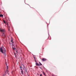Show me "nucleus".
Here are the masks:
<instances>
[{
    "mask_svg": "<svg viewBox=\"0 0 76 76\" xmlns=\"http://www.w3.org/2000/svg\"><path fill=\"white\" fill-rule=\"evenodd\" d=\"M12 46H14V45H14V44H12Z\"/></svg>",
    "mask_w": 76,
    "mask_h": 76,
    "instance_id": "nucleus-22",
    "label": "nucleus"
},
{
    "mask_svg": "<svg viewBox=\"0 0 76 76\" xmlns=\"http://www.w3.org/2000/svg\"><path fill=\"white\" fill-rule=\"evenodd\" d=\"M10 27H8V30L9 31H10Z\"/></svg>",
    "mask_w": 76,
    "mask_h": 76,
    "instance_id": "nucleus-10",
    "label": "nucleus"
},
{
    "mask_svg": "<svg viewBox=\"0 0 76 76\" xmlns=\"http://www.w3.org/2000/svg\"><path fill=\"white\" fill-rule=\"evenodd\" d=\"M15 57H16V56H15Z\"/></svg>",
    "mask_w": 76,
    "mask_h": 76,
    "instance_id": "nucleus-37",
    "label": "nucleus"
},
{
    "mask_svg": "<svg viewBox=\"0 0 76 76\" xmlns=\"http://www.w3.org/2000/svg\"><path fill=\"white\" fill-rule=\"evenodd\" d=\"M0 17H3V15L2 14H0Z\"/></svg>",
    "mask_w": 76,
    "mask_h": 76,
    "instance_id": "nucleus-8",
    "label": "nucleus"
},
{
    "mask_svg": "<svg viewBox=\"0 0 76 76\" xmlns=\"http://www.w3.org/2000/svg\"><path fill=\"white\" fill-rule=\"evenodd\" d=\"M28 76H29V75Z\"/></svg>",
    "mask_w": 76,
    "mask_h": 76,
    "instance_id": "nucleus-38",
    "label": "nucleus"
},
{
    "mask_svg": "<svg viewBox=\"0 0 76 76\" xmlns=\"http://www.w3.org/2000/svg\"><path fill=\"white\" fill-rule=\"evenodd\" d=\"M4 74L5 75V76H6V74H7V73H6V71L4 72Z\"/></svg>",
    "mask_w": 76,
    "mask_h": 76,
    "instance_id": "nucleus-7",
    "label": "nucleus"
},
{
    "mask_svg": "<svg viewBox=\"0 0 76 76\" xmlns=\"http://www.w3.org/2000/svg\"><path fill=\"white\" fill-rule=\"evenodd\" d=\"M8 70L7 69V70H6V71L5 72H7Z\"/></svg>",
    "mask_w": 76,
    "mask_h": 76,
    "instance_id": "nucleus-24",
    "label": "nucleus"
},
{
    "mask_svg": "<svg viewBox=\"0 0 76 76\" xmlns=\"http://www.w3.org/2000/svg\"><path fill=\"white\" fill-rule=\"evenodd\" d=\"M3 76H5V75H4V74H3Z\"/></svg>",
    "mask_w": 76,
    "mask_h": 76,
    "instance_id": "nucleus-21",
    "label": "nucleus"
},
{
    "mask_svg": "<svg viewBox=\"0 0 76 76\" xmlns=\"http://www.w3.org/2000/svg\"><path fill=\"white\" fill-rule=\"evenodd\" d=\"M32 54V55H33V56H34V57H34V60H35V61H36V58L35 57V55H33V54Z\"/></svg>",
    "mask_w": 76,
    "mask_h": 76,
    "instance_id": "nucleus-5",
    "label": "nucleus"
},
{
    "mask_svg": "<svg viewBox=\"0 0 76 76\" xmlns=\"http://www.w3.org/2000/svg\"><path fill=\"white\" fill-rule=\"evenodd\" d=\"M15 51H16V53H17V50H15Z\"/></svg>",
    "mask_w": 76,
    "mask_h": 76,
    "instance_id": "nucleus-27",
    "label": "nucleus"
},
{
    "mask_svg": "<svg viewBox=\"0 0 76 76\" xmlns=\"http://www.w3.org/2000/svg\"><path fill=\"white\" fill-rule=\"evenodd\" d=\"M20 70H21V72L22 74V75H23V69H22V67H21V66H20Z\"/></svg>",
    "mask_w": 76,
    "mask_h": 76,
    "instance_id": "nucleus-2",
    "label": "nucleus"
},
{
    "mask_svg": "<svg viewBox=\"0 0 76 76\" xmlns=\"http://www.w3.org/2000/svg\"><path fill=\"white\" fill-rule=\"evenodd\" d=\"M36 66H40V65L37 63H36Z\"/></svg>",
    "mask_w": 76,
    "mask_h": 76,
    "instance_id": "nucleus-4",
    "label": "nucleus"
},
{
    "mask_svg": "<svg viewBox=\"0 0 76 76\" xmlns=\"http://www.w3.org/2000/svg\"><path fill=\"white\" fill-rule=\"evenodd\" d=\"M2 35L3 36L4 35V36H5V35L4 34V33H3V34Z\"/></svg>",
    "mask_w": 76,
    "mask_h": 76,
    "instance_id": "nucleus-13",
    "label": "nucleus"
},
{
    "mask_svg": "<svg viewBox=\"0 0 76 76\" xmlns=\"http://www.w3.org/2000/svg\"><path fill=\"white\" fill-rule=\"evenodd\" d=\"M11 42L12 43V44H13V39H11Z\"/></svg>",
    "mask_w": 76,
    "mask_h": 76,
    "instance_id": "nucleus-14",
    "label": "nucleus"
},
{
    "mask_svg": "<svg viewBox=\"0 0 76 76\" xmlns=\"http://www.w3.org/2000/svg\"><path fill=\"white\" fill-rule=\"evenodd\" d=\"M39 68L40 69H41V70H42V68H41V67H40V66H39Z\"/></svg>",
    "mask_w": 76,
    "mask_h": 76,
    "instance_id": "nucleus-16",
    "label": "nucleus"
},
{
    "mask_svg": "<svg viewBox=\"0 0 76 76\" xmlns=\"http://www.w3.org/2000/svg\"><path fill=\"white\" fill-rule=\"evenodd\" d=\"M10 44H11H11H12L10 43Z\"/></svg>",
    "mask_w": 76,
    "mask_h": 76,
    "instance_id": "nucleus-34",
    "label": "nucleus"
},
{
    "mask_svg": "<svg viewBox=\"0 0 76 76\" xmlns=\"http://www.w3.org/2000/svg\"><path fill=\"white\" fill-rule=\"evenodd\" d=\"M50 22H49V24H50Z\"/></svg>",
    "mask_w": 76,
    "mask_h": 76,
    "instance_id": "nucleus-36",
    "label": "nucleus"
},
{
    "mask_svg": "<svg viewBox=\"0 0 76 76\" xmlns=\"http://www.w3.org/2000/svg\"><path fill=\"white\" fill-rule=\"evenodd\" d=\"M12 48L13 49H14V50H16V48H13V47H12Z\"/></svg>",
    "mask_w": 76,
    "mask_h": 76,
    "instance_id": "nucleus-12",
    "label": "nucleus"
},
{
    "mask_svg": "<svg viewBox=\"0 0 76 76\" xmlns=\"http://www.w3.org/2000/svg\"><path fill=\"white\" fill-rule=\"evenodd\" d=\"M7 68L8 69H9V68H8V66H7Z\"/></svg>",
    "mask_w": 76,
    "mask_h": 76,
    "instance_id": "nucleus-18",
    "label": "nucleus"
},
{
    "mask_svg": "<svg viewBox=\"0 0 76 76\" xmlns=\"http://www.w3.org/2000/svg\"><path fill=\"white\" fill-rule=\"evenodd\" d=\"M48 34L49 35H50V34H49V32H48Z\"/></svg>",
    "mask_w": 76,
    "mask_h": 76,
    "instance_id": "nucleus-29",
    "label": "nucleus"
},
{
    "mask_svg": "<svg viewBox=\"0 0 76 76\" xmlns=\"http://www.w3.org/2000/svg\"><path fill=\"white\" fill-rule=\"evenodd\" d=\"M42 67H43V68H44V69L45 70V69H46L45 68V67L44 66H43Z\"/></svg>",
    "mask_w": 76,
    "mask_h": 76,
    "instance_id": "nucleus-11",
    "label": "nucleus"
},
{
    "mask_svg": "<svg viewBox=\"0 0 76 76\" xmlns=\"http://www.w3.org/2000/svg\"><path fill=\"white\" fill-rule=\"evenodd\" d=\"M13 43H14V42H12V44H13Z\"/></svg>",
    "mask_w": 76,
    "mask_h": 76,
    "instance_id": "nucleus-32",
    "label": "nucleus"
},
{
    "mask_svg": "<svg viewBox=\"0 0 76 76\" xmlns=\"http://www.w3.org/2000/svg\"><path fill=\"white\" fill-rule=\"evenodd\" d=\"M40 76H42V74H40Z\"/></svg>",
    "mask_w": 76,
    "mask_h": 76,
    "instance_id": "nucleus-23",
    "label": "nucleus"
},
{
    "mask_svg": "<svg viewBox=\"0 0 76 76\" xmlns=\"http://www.w3.org/2000/svg\"><path fill=\"white\" fill-rule=\"evenodd\" d=\"M35 61V62H36V63H37V61Z\"/></svg>",
    "mask_w": 76,
    "mask_h": 76,
    "instance_id": "nucleus-26",
    "label": "nucleus"
},
{
    "mask_svg": "<svg viewBox=\"0 0 76 76\" xmlns=\"http://www.w3.org/2000/svg\"><path fill=\"white\" fill-rule=\"evenodd\" d=\"M4 22L5 24H6V22H5V21L4 20Z\"/></svg>",
    "mask_w": 76,
    "mask_h": 76,
    "instance_id": "nucleus-17",
    "label": "nucleus"
},
{
    "mask_svg": "<svg viewBox=\"0 0 76 76\" xmlns=\"http://www.w3.org/2000/svg\"><path fill=\"white\" fill-rule=\"evenodd\" d=\"M28 4V5H29V4Z\"/></svg>",
    "mask_w": 76,
    "mask_h": 76,
    "instance_id": "nucleus-33",
    "label": "nucleus"
},
{
    "mask_svg": "<svg viewBox=\"0 0 76 76\" xmlns=\"http://www.w3.org/2000/svg\"><path fill=\"white\" fill-rule=\"evenodd\" d=\"M5 64H6V66H7V63H5Z\"/></svg>",
    "mask_w": 76,
    "mask_h": 76,
    "instance_id": "nucleus-20",
    "label": "nucleus"
},
{
    "mask_svg": "<svg viewBox=\"0 0 76 76\" xmlns=\"http://www.w3.org/2000/svg\"><path fill=\"white\" fill-rule=\"evenodd\" d=\"M42 61H47V59L45 58H43L42 59Z\"/></svg>",
    "mask_w": 76,
    "mask_h": 76,
    "instance_id": "nucleus-3",
    "label": "nucleus"
},
{
    "mask_svg": "<svg viewBox=\"0 0 76 76\" xmlns=\"http://www.w3.org/2000/svg\"><path fill=\"white\" fill-rule=\"evenodd\" d=\"M0 51L2 53V54H4V56L5 57L6 56V50L5 48H4V47L3 45L0 48Z\"/></svg>",
    "mask_w": 76,
    "mask_h": 76,
    "instance_id": "nucleus-1",
    "label": "nucleus"
},
{
    "mask_svg": "<svg viewBox=\"0 0 76 76\" xmlns=\"http://www.w3.org/2000/svg\"><path fill=\"white\" fill-rule=\"evenodd\" d=\"M8 75H9V73H8Z\"/></svg>",
    "mask_w": 76,
    "mask_h": 76,
    "instance_id": "nucleus-35",
    "label": "nucleus"
},
{
    "mask_svg": "<svg viewBox=\"0 0 76 76\" xmlns=\"http://www.w3.org/2000/svg\"><path fill=\"white\" fill-rule=\"evenodd\" d=\"M0 31H1V32H4V30L3 29L2 30L1 29Z\"/></svg>",
    "mask_w": 76,
    "mask_h": 76,
    "instance_id": "nucleus-6",
    "label": "nucleus"
},
{
    "mask_svg": "<svg viewBox=\"0 0 76 76\" xmlns=\"http://www.w3.org/2000/svg\"><path fill=\"white\" fill-rule=\"evenodd\" d=\"M43 73L44 75H45V73H44V72H43Z\"/></svg>",
    "mask_w": 76,
    "mask_h": 76,
    "instance_id": "nucleus-15",
    "label": "nucleus"
},
{
    "mask_svg": "<svg viewBox=\"0 0 76 76\" xmlns=\"http://www.w3.org/2000/svg\"><path fill=\"white\" fill-rule=\"evenodd\" d=\"M47 27H48V25H47Z\"/></svg>",
    "mask_w": 76,
    "mask_h": 76,
    "instance_id": "nucleus-25",
    "label": "nucleus"
},
{
    "mask_svg": "<svg viewBox=\"0 0 76 76\" xmlns=\"http://www.w3.org/2000/svg\"><path fill=\"white\" fill-rule=\"evenodd\" d=\"M25 72H26L27 73L28 72V71H27V70H26Z\"/></svg>",
    "mask_w": 76,
    "mask_h": 76,
    "instance_id": "nucleus-19",
    "label": "nucleus"
},
{
    "mask_svg": "<svg viewBox=\"0 0 76 76\" xmlns=\"http://www.w3.org/2000/svg\"><path fill=\"white\" fill-rule=\"evenodd\" d=\"M25 4H26V3H25Z\"/></svg>",
    "mask_w": 76,
    "mask_h": 76,
    "instance_id": "nucleus-31",
    "label": "nucleus"
},
{
    "mask_svg": "<svg viewBox=\"0 0 76 76\" xmlns=\"http://www.w3.org/2000/svg\"><path fill=\"white\" fill-rule=\"evenodd\" d=\"M22 65H23V66H24L23 65V64H22Z\"/></svg>",
    "mask_w": 76,
    "mask_h": 76,
    "instance_id": "nucleus-30",
    "label": "nucleus"
},
{
    "mask_svg": "<svg viewBox=\"0 0 76 76\" xmlns=\"http://www.w3.org/2000/svg\"><path fill=\"white\" fill-rule=\"evenodd\" d=\"M39 64L40 65H41V66H42V64H41V62H39Z\"/></svg>",
    "mask_w": 76,
    "mask_h": 76,
    "instance_id": "nucleus-9",
    "label": "nucleus"
},
{
    "mask_svg": "<svg viewBox=\"0 0 76 76\" xmlns=\"http://www.w3.org/2000/svg\"><path fill=\"white\" fill-rule=\"evenodd\" d=\"M25 70H26V68H25Z\"/></svg>",
    "mask_w": 76,
    "mask_h": 76,
    "instance_id": "nucleus-28",
    "label": "nucleus"
}]
</instances>
